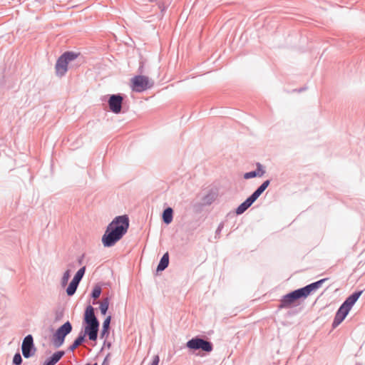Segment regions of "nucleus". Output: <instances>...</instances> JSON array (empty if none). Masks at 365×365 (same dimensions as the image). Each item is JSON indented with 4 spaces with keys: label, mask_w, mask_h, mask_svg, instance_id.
Returning <instances> with one entry per match:
<instances>
[{
    "label": "nucleus",
    "mask_w": 365,
    "mask_h": 365,
    "mask_svg": "<svg viewBox=\"0 0 365 365\" xmlns=\"http://www.w3.org/2000/svg\"><path fill=\"white\" fill-rule=\"evenodd\" d=\"M169 265V253L167 252L163 254L160 262L157 266L156 271L157 272H163L165 270Z\"/></svg>",
    "instance_id": "18"
},
{
    "label": "nucleus",
    "mask_w": 365,
    "mask_h": 365,
    "mask_svg": "<svg viewBox=\"0 0 365 365\" xmlns=\"http://www.w3.org/2000/svg\"><path fill=\"white\" fill-rule=\"evenodd\" d=\"M197 356H203V355H202V354H201L200 353L197 354Z\"/></svg>",
    "instance_id": "36"
},
{
    "label": "nucleus",
    "mask_w": 365,
    "mask_h": 365,
    "mask_svg": "<svg viewBox=\"0 0 365 365\" xmlns=\"http://www.w3.org/2000/svg\"><path fill=\"white\" fill-rule=\"evenodd\" d=\"M266 170L264 167L260 163H256V169L250 172H247L244 174L243 178L246 180L254 178L256 177H262L264 175Z\"/></svg>",
    "instance_id": "12"
},
{
    "label": "nucleus",
    "mask_w": 365,
    "mask_h": 365,
    "mask_svg": "<svg viewBox=\"0 0 365 365\" xmlns=\"http://www.w3.org/2000/svg\"><path fill=\"white\" fill-rule=\"evenodd\" d=\"M319 288V280L315 281L303 287L293 290L299 299H306Z\"/></svg>",
    "instance_id": "9"
},
{
    "label": "nucleus",
    "mask_w": 365,
    "mask_h": 365,
    "mask_svg": "<svg viewBox=\"0 0 365 365\" xmlns=\"http://www.w3.org/2000/svg\"><path fill=\"white\" fill-rule=\"evenodd\" d=\"M83 257H84V255H82L81 257H78V262L79 264H82L83 261Z\"/></svg>",
    "instance_id": "33"
},
{
    "label": "nucleus",
    "mask_w": 365,
    "mask_h": 365,
    "mask_svg": "<svg viewBox=\"0 0 365 365\" xmlns=\"http://www.w3.org/2000/svg\"><path fill=\"white\" fill-rule=\"evenodd\" d=\"M186 347L192 351L210 353L213 350V344L202 336H196L187 341Z\"/></svg>",
    "instance_id": "4"
},
{
    "label": "nucleus",
    "mask_w": 365,
    "mask_h": 365,
    "mask_svg": "<svg viewBox=\"0 0 365 365\" xmlns=\"http://www.w3.org/2000/svg\"><path fill=\"white\" fill-rule=\"evenodd\" d=\"M344 320L340 319V318H338L336 317V316L334 317V321H333V323H332V327L333 328H336V327H338Z\"/></svg>",
    "instance_id": "27"
},
{
    "label": "nucleus",
    "mask_w": 365,
    "mask_h": 365,
    "mask_svg": "<svg viewBox=\"0 0 365 365\" xmlns=\"http://www.w3.org/2000/svg\"><path fill=\"white\" fill-rule=\"evenodd\" d=\"M160 362V357L158 355H155L153 356V361L150 364V365H158Z\"/></svg>",
    "instance_id": "29"
},
{
    "label": "nucleus",
    "mask_w": 365,
    "mask_h": 365,
    "mask_svg": "<svg viewBox=\"0 0 365 365\" xmlns=\"http://www.w3.org/2000/svg\"><path fill=\"white\" fill-rule=\"evenodd\" d=\"M65 351L63 350L54 352L51 356L47 358L43 365H55L64 356Z\"/></svg>",
    "instance_id": "13"
},
{
    "label": "nucleus",
    "mask_w": 365,
    "mask_h": 365,
    "mask_svg": "<svg viewBox=\"0 0 365 365\" xmlns=\"http://www.w3.org/2000/svg\"><path fill=\"white\" fill-rule=\"evenodd\" d=\"M78 55L79 53L71 51H68L63 53L58 58L55 65L56 76L58 77L65 76L68 71V63L74 61L78 56Z\"/></svg>",
    "instance_id": "3"
},
{
    "label": "nucleus",
    "mask_w": 365,
    "mask_h": 365,
    "mask_svg": "<svg viewBox=\"0 0 365 365\" xmlns=\"http://www.w3.org/2000/svg\"><path fill=\"white\" fill-rule=\"evenodd\" d=\"M36 351L33 336L31 334L26 335L21 344L22 355L24 358L29 359L35 354Z\"/></svg>",
    "instance_id": "8"
},
{
    "label": "nucleus",
    "mask_w": 365,
    "mask_h": 365,
    "mask_svg": "<svg viewBox=\"0 0 365 365\" xmlns=\"http://www.w3.org/2000/svg\"><path fill=\"white\" fill-rule=\"evenodd\" d=\"M101 287L98 285H96L91 291V297L93 299L98 298L101 294Z\"/></svg>",
    "instance_id": "23"
},
{
    "label": "nucleus",
    "mask_w": 365,
    "mask_h": 365,
    "mask_svg": "<svg viewBox=\"0 0 365 365\" xmlns=\"http://www.w3.org/2000/svg\"><path fill=\"white\" fill-rule=\"evenodd\" d=\"M162 220L166 225H169L172 222L173 220V210L172 207H167L163 210L162 213Z\"/></svg>",
    "instance_id": "17"
},
{
    "label": "nucleus",
    "mask_w": 365,
    "mask_h": 365,
    "mask_svg": "<svg viewBox=\"0 0 365 365\" xmlns=\"http://www.w3.org/2000/svg\"><path fill=\"white\" fill-rule=\"evenodd\" d=\"M255 202L250 195L243 202H242L236 209L235 213L237 215L243 214Z\"/></svg>",
    "instance_id": "14"
},
{
    "label": "nucleus",
    "mask_w": 365,
    "mask_h": 365,
    "mask_svg": "<svg viewBox=\"0 0 365 365\" xmlns=\"http://www.w3.org/2000/svg\"><path fill=\"white\" fill-rule=\"evenodd\" d=\"M73 329L71 323L69 321L66 322L61 325L53 334L51 341L55 348L61 346L67 335H68Z\"/></svg>",
    "instance_id": "6"
},
{
    "label": "nucleus",
    "mask_w": 365,
    "mask_h": 365,
    "mask_svg": "<svg viewBox=\"0 0 365 365\" xmlns=\"http://www.w3.org/2000/svg\"><path fill=\"white\" fill-rule=\"evenodd\" d=\"M78 282H75L74 281L71 280L69 283L68 286L66 288V294L68 296L71 297L73 296L78 287Z\"/></svg>",
    "instance_id": "19"
},
{
    "label": "nucleus",
    "mask_w": 365,
    "mask_h": 365,
    "mask_svg": "<svg viewBox=\"0 0 365 365\" xmlns=\"http://www.w3.org/2000/svg\"><path fill=\"white\" fill-rule=\"evenodd\" d=\"M86 334H85L83 331H81L78 335V336L74 339V341L78 345V346L86 341Z\"/></svg>",
    "instance_id": "25"
},
{
    "label": "nucleus",
    "mask_w": 365,
    "mask_h": 365,
    "mask_svg": "<svg viewBox=\"0 0 365 365\" xmlns=\"http://www.w3.org/2000/svg\"><path fill=\"white\" fill-rule=\"evenodd\" d=\"M108 97V104L110 111L115 114L120 113L122 109L123 95L121 93L111 94Z\"/></svg>",
    "instance_id": "10"
},
{
    "label": "nucleus",
    "mask_w": 365,
    "mask_h": 365,
    "mask_svg": "<svg viewBox=\"0 0 365 365\" xmlns=\"http://www.w3.org/2000/svg\"><path fill=\"white\" fill-rule=\"evenodd\" d=\"M270 185V180H264L251 195V197L254 200H257L258 197L263 193V192Z\"/></svg>",
    "instance_id": "15"
},
{
    "label": "nucleus",
    "mask_w": 365,
    "mask_h": 365,
    "mask_svg": "<svg viewBox=\"0 0 365 365\" xmlns=\"http://www.w3.org/2000/svg\"><path fill=\"white\" fill-rule=\"evenodd\" d=\"M299 299L294 291H292L287 294L284 295L280 300L279 308H288L294 306Z\"/></svg>",
    "instance_id": "11"
},
{
    "label": "nucleus",
    "mask_w": 365,
    "mask_h": 365,
    "mask_svg": "<svg viewBox=\"0 0 365 365\" xmlns=\"http://www.w3.org/2000/svg\"><path fill=\"white\" fill-rule=\"evenodd\" d=\"M71 277V270L67 269L64 273L61 278V284L62 287H65Z\"/></svg>",
    "instance_id": "24"
},
{
    "label": "nucleus",
    "mask_w": 365,
    "mask_h": 365,
    "mask_svg": "<svg viewBox=\"0 0 365 365\" xmlns=\"http://www.w3.org/2000/svg\"><path fill=\"white\" fill-rule=\"evenodd\" d=\"M215 200V195L212 192H209L205 195L202 199V203L203 205H210Z\"/></svg>",
    "instance_id": "20"
},
{
    "label": "nucleus",
    "mask_w": 365,
    "mask_h": 365,
    "mask_svg": "<svg viewBox=\"0 0 365 365\" xmlns=\"http://www.w3.org/2000/svg\"><path fill=\"white\" fill-rule=\"evenodd\" d=\"M329 278H322L321 279V286L324 284L327 280H329Z\"/></svg>",
    "instance_id": "34"
},
{
    "label": "nucleus",
    "mask_w": 365,
    "mask_h": 365,
    "mask_svg": "<svg viewBox=\"0 0 365 365\" xmlns=\"http://www.w3.org/2000/svg\"><path fill=\"white\" fill-rule=\"evenodd\" d=\"M86 365H98V364L97 363H94V364H91L88 363Z\"/></svg>",
    "instance_id": "35"
},
{
    "label": "nucleus",
    "mask_w": 365,
    "mask_h": 365,
    "mask_svg": "<svg viewBox=\"0 0 365 365\" xmlns=\"http://www.w3.org/2000/svg\"><path fill=\"white\" fill-rule=\"evenodd\" d=\"M224 227V222H220L215 231V238L219 237V235H220V232L222 230Z\"/></svg>",
    "instance_id": "28"
},
{
    "label": "nucleus",
    "mask_w": 365,
    "mask_h": 365,
    "mask_svg": "<svg viewBox=\"0 0 365 365\" xmlns=\"http://www.w3.org/2000/svg\"><path fill=\"white\" fill-rule=\"evenodd\" d=\"M109 307V298H104L103 302L100 304V310L102 315H106L107 314L108 309Z\"/></svg>",
    "instance_id": "22"
},
{
    "label": "nucleus",
    "mask_w": 365,
    "mask_h": 365,
    "mask_svg": "<svg viewBox=\"0 0 365 365\" xmlns=\"http://www.w3.org/2000/svg\"><path fill=\"white\" fill-rule=\"evenodd\" d=\"M363 292V290H357L351 294L341 304L336 311L335 316L344 320L349 311L351 309L352 307L362 294Z\"/></svg>",
    "instance_id": "5"
},
{
    "label": "nucleus",
    "mask_w": 365,
    "mask_h": 365,
    "mask_svg": "<svg viewBox=\"0 0 365 365\" xmlns=\"http://www.w3.org/2000/svg\"><path fill=\"white\" fill-rule=\"evenodd\" d=\"M94 308L88 305L84 312L83 324L84 331L83 332L88 336L91 341H96L99 331L100 322L94 313Z\"/></svg>",
    "instance_id": "2"
},
{
    "label": "nucleus",
    "mask_w": 365,
    "mask_h": 365,
    "mask_svg": "<svg viewBox=\"0 0 365 365\" xmlns=\"http://www.w3.org/2000/svg\"><path fill=\"white\" fill-rule=\"evenodd\" d=\"M111 322V316H108L103 321L100 337L101 339H107L110 334V325Z\"/></svg>",
    "instance_id": "16"
},
{
    "label": "nucleus",
    "mask_w": 365,
    "mask_h": 365,
    "mask_svg": "<svg viewBox=\"0 0 365 365\" xmlns=\"http://www.w3.org/2000/svg\"><path fill=\"white\" fill-rule=\"evenodd\" d=\"M110 356V354L108 353L106 355V356L104 358V360H103V361L101 365H108V359H109Z\"/></svg>",
    "instance_id": "31"
},
{
    "label": "nucleus",
    "mask_w": 365,
    "mask_h": 365,
    "mask_svg": "<svg viewBox=\"0 0 365 365\" xmlns=\"http://www.w3.org/2000/svg\"><path fill=\"white\" fill-rule=\"evenodd\" d=\"M306 89H307L306 87H302V88H300L299 89H294L293 91H297L298 93H301L302 91H304Z\"/></svg>",
    "instance_id": "32"
},
{
    "label": "nucleus",
    "mask_w": 365,
    "mask_h": 365,
    "mask_svg": "<svg viewBox=\"0 0 365 365\" xmlns=\"http://www.w3.org/2000/svg\"><path fill=\"white\" fill-rule=\"evenodd\" d=\"M78 347V345L73 341L72 344L69 346L68 350L70 351H74Z\"/></svg>",
    "instance_id": "30"
},
{
    "label": "nucleus",
    "mask_w": 365,
    "mask_h": 365,
    "mask_svg": "<svg viewBox=\"0 0 365 365\" xmlns=\"http://www.w3.org/2000/svg\"><path fill=\"white\" fill-rule=\"evenodd\" d=\"M152 86L153 83H150L149 78L146 76L138 75L131 78V88L135 92H143Z\"/></svg>",
    "instance_id": "7"
},
{
    "label": "nucleus",
    "mask_w": 365,
    "mask_h": 365,
    "mask_svg": "<svg viewBox=\"0 0 365 365\" xmlns=\"http://www.w3.org/2000/svg\"><path fill=\"white\" fill-rule=\"evenodd\" d=\"M110 343H108V347H110Z\"/></svg>",
    "instance_id": "37"
},
{
    "label": "nucleus",
    "mask_w": 365,
    "mask_h": 365,
    "mask_svg": "<svg viewBox=\"0 0 365 365\" xmlns=\"http://www.w3.org/2000/svg\"><path fill=\"white\" fill-rule=\"evenodd\" d=\"M130 221L127 215L116 216L107 226L102 236V243L105 247L114 246L126 234Z\"/></svg>",
    "instance_id": "1"
},
{
    "label": "nucleus",
    "mask_w": 365,
    "mask_h": 365,
    "mask_svg": "<svg viewBox=\"0 0 365 365\" xmlns=\"http://www.w3.org/2000/svg\"><path fill=\"white\" fill-rule=\"evenodd\" d=\"M23 361L22 357L19 352H16L13 357L14 365H21Z\"/></svg>",
    "instance_id": "26"
},
{
    "label": "nucleus",
    "mask_w": 365,
    "mask_h": 365,
    "mask_svg": "<svg viewBox=\"0 0 365 365\" xmlns=\"http://www.w3.org/2000/svg\"><path fill=\"white\" fill-rule=\"evenodd\" d=\"M86 272V267L83 266L81 267L75 274L74 277H73L72 280L75 282H78L79 284L81 281L82 280L84 274Z\"/></svg>",
    "instance_id": "21"
}]
</instances>
